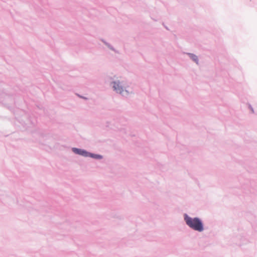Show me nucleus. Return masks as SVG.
I'll return each instance as SVG.
<instances>
[{"instance_id":"nucleus-2","label":"nucleus","mask_w":257,"mask_h":257,"mask_svg":"<svg viewBox=\"0 0 257 257\" xmlns=\"http://www.w3.org/2000/svg\"><path fill=\"white\" fill-rule=\"evenodd\" d=\"M113 83H114V85H113L114 89L115 90H116L117 91V92L123 95V90L122 89V87L119 86V83H116L115 82H114Z\"/></svg>"},{"instance_id":"nucleus-3","label":"nucleus","mask_w":257,"mask_h":257,"mask_svg":"<svg viewBox=\"0 0 257 257\" xmlns=\"http://www.w3.org/2000/svg\"><path fill=\"white\" fill-rule=\"evenodd\" d=\"M73 151L76 154H79V155H82L84 156H88L87 152H86V151H84L83 150H80V149H78L77 148H73Z\"/></svg>"},{"instance_id":"nucleus-1","label":"nucleus","mask_w":257,"mask_h":257,"mask_svg":"<svg viewBox=\"0 0 257 257\" xmlns=\"http://www.w3.org/2000/svg\"><path fill=\"white\" fill-rule=\"evenodd\" d=\"M186 224L195 230L201 232L203 230V226L201 221L198 218H191L187 215L185 216Z\"/></svg>"},{"instance_id":"nucleus-4","label":"nucleus","mask_w":257,"mask_h":257,"mask_svg":"<svg viewBox=\"0 0 257 257\" xmlns=\"http://www.w3.org/2000/svg\"><path fill=\"white\" fill-rule=\"evenodd\" d=\"M192 59L195 62H197V58L195 55H192Z\"/></svg>"},{"instance_id":"nucleus-5","label":"nucleus","mask_w":257,"mask_h":257,"mask_svg":"<svg viewBox=\"0 0 257 257\" xmlns=\"http://www.w3.org/2000/svg\"><path fill=\"white\" fill-rule=\"evenodd\" d=\"M91 156V157H94V156ZM99 156H95V158H99Z\"/></svg>"}]
</instances>
